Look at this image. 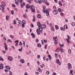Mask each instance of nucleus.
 Listing matches in <instances>:
<instances>
[{"instance_id": "1", "label": "nucleus", "mask_w": 75, "mask_h": 75, "mask_svg": "<svg viewBox=\"0 0 75 75\" xmlns=\"http://www.w3.org/2000/svg\"><path fill=\"white\" fill-rule=\"evenodd\" d=\"M43 12L44 13H46V14L47 16H48L49 15V10L48 9H45L46 8V7L45 6H43Z\"/></svg>"}, {"instance_id": "2", "label": "nucleus", "mask_w": 75, "mask_h": 75, "mask_svg": "<svg viewBox=\"0 0 75 75\" xmlns=\"http://www.w3.org/2000/svg\"><path fill=\"white\" fill-rule=\"evenodd\" d=\"M30 9L32 12H34L35 11V7L33 6H30Z\"/></svg>"}, {"instance_id": "3", "label": "nucleus", "mask_w": 75, "mask_h": 75, "mask_svg": "<svg viewBox=\"0 0 75 75\" xmlns=\"http://www.w3.org/2000/svg\"><path fill=\"white\" fill-rule=\"evenodd\" d=\"M67 66L69 69H72V65L69 63L67 64Z\"/></svg>"}, {"instance_id": "4", "label": "nucleus", "mask_w": 75, "mask_h": 75, "mask_svg": "<svg viewBox=\"0 0 75 75\" xmlns=\"http://www.w3.org/2000/svg\"><path fill=\"white\" fill-rule=\"evenodd\" d=\"M53 13L54 14H57L58 13V11L57 10H54L53 11Z\"/></svg>"}, {"instance_id": "5", "label": "nucleus", "mask_w": 75, "mask_h": 75, "mask_svg": "<svg viewBox=\"0 0 75 75\" xmlns=\"http://www.w3.org/2000/svg\"><path fill=\"white\" fill-rule=\"evenodd\" d=\"M56 63L57 64H59V65H60L61 64V63H60V62H59V59H57L56 60Z\"/></svg>"}, {"instance_id": "6", "label": "nucleus", "mask_w": 75, "mask_h": 75, "mask_svg": "<svg viewBox=\"0 0 75 75\" xmlns=\"http://www.w3.org/2000/svg\"><path fill=\"white\" fill-rule=\"evenodd\" d=\"M8 60L9 61H13V58H12V57L11 56H8Z\"/></svg>"}, {"instance_id": "7", "label": "nucleus", "mask_w": 75, "mask_h": 75, "mask_svg": "<svg viewBox=\"0 0 75 75\" xmlns=\"http://www.w3.org/2000/svg\"><path fill=\"white\" fill-rule=\"evenodd\" d=\"M19 1L21 2V4H24V5H25V3H24V2L22 0H20Z\"/></svg>"}, {"instance_id": "8", "label": "nucleus", "mask_w": 75, "mask_h": 75, "mask_svg": "<svg viewBox=\"0 0 75 75\" xmlns=\"http://www.w3.org/2000/svg\"><path fill=\"white\" fill-rule=\"evenodd\" d=\"M41 27L42 28H45L46 27V25H41Z\"/></svg>"}, {"instance_id": "9", "label": "nucleus", "mask_w": 75, "mask_h": 75, "mask_svg": "<svg viewBox=\"0 0 75 75\" xmlns=\"http://www.w3.org/2000/svg\"><path fill=\"white\" fill-rule=\"evenodd\" d=\"M3 64H0V69H3L4 68V67H3Z\"/></svg>"}, {"instance_id": "10", "label": "nucleus", "mask_w": 75, "mask_h": 75, "mask_svg": "<svg viewBox=\"0 0 75 75\" xmlns=\"http://www.w3.org/2000/svg\"><path fill=\"white\" fill-rule=\"evenodd\" d=\"M1 7L2 8V12H3V13H4V6L2 5L1 6Z\"/></svg>"}, {"instance_id": "11", "label": "nucleus", "mask_w": 75, "mask_h": 75, "mask_svg": "<svg viewBox=\"0 0 75 75\" xmlns=\"http://www.w3.org/2000/svg\"><path fill=\"white\" fill-rule=\"evenodd\" d=\"M2 4L3 5H1V6H3L4 7V6H6V3H5V2H2Z\"/></svg>"}, {"instance_id": "12", "label": "nucleus", "mask_w": 75, "mask_h": 75, "mask_svg": "<svg viewBox=\"0 0 75 75\" xmlns=\"http://www.w3.org/2000/svg\"><path fill=\"white\" fill-rule=\"evenodd\" d=\"M20 61L23 64L24 63V59H21L20 60Z\"/></svg>"}, {"instance_id": "13", "label": "nucleus", "mask_w": 75, "mask_h": 75, "mask_svg": "<svg viewBox=\"0 0 75 75\" xmlns=\"http://www.w3.org/2000/svg\"><path fill=\"white\" fill-rule=\"evenodd\" d=\"M39 29L40 31H41V32L42 31V28L40 26L39 27Z\"/></svg>"}, {"instance_id": "14", "label": "nucleus", "mask_w": 75, "mask_h": 75, "mask_svg": "<svg viewBox=\"0 0 75 75\" xmlns=\"http://www.w3.org/2000/svg\"><path fill=\"white\" fill-rule=\"evenodd\" d=\"M26 7L28 8H30V5L29 4H27L26 6Z\"/></svg>"}, {"instance_id": "15", "label": "nucleus", "mask_w": 75, "mask_h": 75, "mask_svg": "<svg viewBox=\"0 0 75 75\" xmlns=\"http://www.w3.org/2000/svg\"><path fill=\"white\" fill-rule=\"evenodd\" d=\"M70 75H73V74H72V70H71L70 71Z\"/></svg>"}, {"instance_id": "16", "label": "nucleus", "mask_w": 75, "mask_h": 75, "mask_svg": "<svg viewBox=\"0 0 75 75\" xmlns=\"http://www.w3.org/2000/svg\"><path fill=\"white\" fill-rule=\"evenodd\" d=\"M37 25L39 27H41V23L40 22L37 23Z\"/></svg>"}, {"instance_id": "17", "label": "nucleus", "mask_w": 75, "mask_h": 75, "mask_svg": "<svg viewBox=\"0 0 75 75\" xmlns=\"http://www.w3.org/2000/svg\"><path fill=\"white\" fill-rule=\"evenodd\" d=\"M15 3L16 4H18V0H16Z\"/></svg>"}, {"instance_id": "18", "label": "nucleus", "mask_w": 75, "mask_h": 75, "mask_svg": "<svg viewBox=\"0 0 75 75\" xmlns=\"http://www.w3.org/2000/svg\"><path fill=\"white\" fill-rule=\"evenodd\" d=\"M5 67L7 69H10V67H9L6 66Z\"/></svg>"}, {"instance_id": "19", "label": "nucleus", "mask_w": 75, "mask_h": 75, "mask_svg": "<svg viewBox=\"0 0 75 75\" xmlns=\"http://www.w3.org/2000/svg\"><path fill=\"white\" fill-rule=\"evenodd\" d=\"M9 16H6V20H8V19H9Z\"/></svg>"}, {"instance_id": "20", "label": "nucleus", "mask_w": 75, "mask_h": 75, "mask_svg": "<svg viewBox=\"0 0 75 75\" xmlns=\"http://www.w3.org/2000/svg\"><path fill=\"white\" fill-rule=\"evenodd\" d=\"M36 31L38 34V35H40V31H39L38 29H37Z\"/></svg>"}, {"instance_id": "21", "label": "nucleus", "mask_w": 75, "mask_h": 75, "mask_svg": "<svg viewBox=\"0 0 75 75\" xmlns=\"http://www.w3.org/2000/svg\"><path fill=\"white\" fill-rule=\"evenodd\" d=\"M60 29L61 30H62V31H64V30H65V29H64V28L62 27H60Z\"/></svg>"}, {"instance_id": "22", "label": "nucleus", "mask_w": 75, "mask_h": 75, "mask_svg": "<svg viewBox=\"0 0 75 75\" xmlns=\"http://www.w3.org/2000/svg\"><path fill=\"white\" fill-rule=\"evenodd\" d=\"M37 17L39 18H41V15H40V14L38 15Z\"/></svg>"}, {"instance_id": "23", "label": "nucleus", "mask_w": 75, "mask_h": 75, "mask_svg": "<svg viewBox=\"0 0 75 75\" xmlns=\"http://www.w3.org/2000/svg\"><path fill=\"white\" fill-rule=\"evenodd\" d=\"M54 42H55V44H56V45H57V43H58V41H57V40H55L54 41Z\"/></svg>"}, {"instance_id": "24", "label": "nucleus", "mask_w": 75, "mask_h": 75, "mask_svg": "<svg viewBox=\"0 0 75 75\" xmlns=\"http://www.w3.org/2000/svg\"><path fill=\"white\" fill-rule=\"evenodd\" d=\"M11 12L12 15H13V14H14V11L12 10L11 11Z\"/></svg>"}, {"instance_id": "25", "label": "nucleus", "mask_w": 75, "mask_h": 75, "mask_svg": "<svg viewBox=\"0 0 75 75\" xmlns=\"http://www.w3.org/2000/svg\"><path fill=\"white\" fill-rule=\"evenodd\" d=\"M0 60L1 61H4V60H3V59L2 57H0Z\"/></svg>"}, {"instance_id": "26", "label": "nucleus", "mask_w": 75, "mask_h": 75, "mask_svg": "<svg viewBox=\"0 0 75 75\" xmlns=\"http://www.w3.org/2000/svg\"><path fill=\"white\" fill-rule=\"evenodd\" d=\"M60 49H57L56 50V52H59Z\"/></svg>"}, {"instance_id": "27", "label": "nucleus", "mask_w": 75, "mask_h": 75, "mask_svg": "<svg viewBox=\"0 0 75 75\" xmlns=\"http://www.w3.org/2000/svg\"><path fill=\"white\" fill-rule=\"evenodd\" d=\"M55 27L56 29H57V30H58V26L57 25H55Z\"/></svg>"}, {"instance_id": "28", "label": "nucleus", "mask_w": 75, "mask_h": 75, "mask_svg": "<svg viewBox=\"0 0 75 75\" xmlns=\"http://www.w3.org/2000/svg\"><path fill=\"white\" fill-rule=\"evenodd\" d=\"M51 30H53V31H55V30L54 29V28L53 27H51Z\"/></svg>"}, {"instance_id": "29", "label": "nucleus", "mask_w": 75, "mask_h": 75, "mask_svg": "<svg viewBox=\"0 0 75 75\" xmlns=\"http://www.w3.org/2000/svg\"><path fill=\"white\" fill-rule=\"evenodd\" d=\"M38 70L39 72H42V71L41 70V69H40V68H39Z\"/></svg>"}, {"instance_id": "30", "label": "nucleus", "mask_w": 75, "mask_h": 75, "mask_svg": "<svg viewBox=\"0 0 75 75\" xmlns=\"http://www.w3.org/2000/svg\"><path fill=\"white\" fill-rule=\"evenodd\" d=\"M7 41L8 42H12V41H11V40L10 39H8V40Z\"/></svg>"}, {"instance_id": "31", "label": "nucleus", "mask_w": 75, "mask_h": 75, "mask_svg": "<svg viewBox=\"0 0 75 75\" xmlns=\"http://www.w3.org/2000/svg\"><path fill=\"white\" fill-rule=\"evenodd\" d=\"M47 46H48V45H45V47H44L45 49V50H46V49H47Z\"/></svg>"}, {"instance_id": "32", "label": "nucleus", "mask_w": 75, "mask_h": 75, "mask_svg": "<svg viewBox=\"0 0 75 75\" xmlns=\"http://www.w3.org/2000/svg\"><path fill=\"white\" fill-rule=\"evenodd\" d=\"M60 51L61 52H63V49L60 48Z\"/></svg>"}, {"instance_id": "33", "label": "nucleus", "mask_w": 75, "mask_h": 75, "mask_svg": "<svg viewBox=\"0 0 75 75\" xmlns=\"http://www.w3.org/2000/svg\"><path fill=\"white\" fill-rule=\"evenodd\" d=\"M22 23H23V24H25V20H22Z\"/></svg>"}, {"instance_id": "34", "label": "nucleus", "mask_w": 75, "mask_h": 75, "mask_svg": "<svg viewBox=\"0 0 75 75\" xmlns=\"http://www.w3.org/2000/svg\"><path fill=\"white\" fill-rule=\"evenodd\" d=\"M66 40H67V42L68 43H69L70 42V41H69V40L68 39H66Z\"/></svg>"}, {"instance_id": "35", "label": "nucleus", "mask_w": 75, "mask_h": 75, "mask_svg": "<svg viewBox=\"0 0 75 75\" xmlns=\"http://www.w3.org/2000/svg\"><path fill=\"white\" fill-rule=\"evenodd\" d=\"M64 29H67V25H65L64 26Z\"/></svg>"}, {"instance_id": "36", "label": "nucleus", "mask_w": 75, "mask_h": 75, "mask_svg": "<svg viewBox=\"0 0 75 75\" xmlns=\"http://www.w3.org/2000/svg\"><path fill=\"white\" fill-rule=\"evenodd\" d=\"M10 37L11 38H14V36L13 35H10Z\"/></svg>"}, {"instance_id": "37", "label": "nucleus", "mask_w": 75, "mask_h": 75, "mask_svg": "<svg viewBox=\"0 0 75 75\" xmlns=\"http://www.w3.org/2000/svg\"><path fill=\"white\" fill-rule=\"evenodd\" d=\"M55 56L56 58H57L58 57V54L56 53L55 54Z\"/></svg>"}, {"instance_id": "38", "label": "nucleus", "mask_w": 75, "mask_h": 75, "mask_svg": "<svg viewBox=\"0 0 75 75\" xmlns=\"http://www.w3.org/2000/svg\"><path fill=\"white\" fill-rule=\"evenodd\" d=\"M37 46L38 47H41V45L40 44H37Z\"/></svg>"}, {"instance_id": "39", "label": "nucleus", "mask_w": 75, "mask_h": 75, "mask_svg": "<svg viewBox=\"0 0 75 75\" xmlns=\"http://www.w3.org/2000/svg\"><path fill=\"white\" fill-rule=\"evenodd\" d=\"M61 10H62L61 8H59L58 9V11L59 12H61H61H62V11H61Z\"/></svg>"}, {"instance_id": "40", "label": "nucleus", "mask_w": 75, "mask_h": 75, "mask_svg": "<svg viewBox=\"0 0 75 75\" xmlns=\"http://www.w3.org/2000/svg\"><path fill=\"white\" fill-rule=\"evenodd\" d=\"M68 51L69 54H71V50H69Z\"/></svg>"}, {"instance_id": "41", "label": "nucleus", "mask_w": 75, "mask_h": 75, "mask_svg": "<svg viewBox=\"0 0 75 75\" xmlns=\"http://www.w3.org/2000/svg\"><path fill=\"white\" fill-rule=\"evenodd\" d=\"M31 27H32V28L34 27V25H33V24L31 23Z\"/></svg>"}, {"instance_id": "42", "label": "nucleus", "mask_w": 75, "mask_h": 75, "mask_svg": "<svg viewBox=\"0 0 75 75\" xmlns=\"http://www.w3.org/2000/svg\"><path fill=\"white\" fill-rule=\"evenodd\" d=\"M75 23H74V22H73L71 23V25H72V26H74V25H75Z\"/></svg>"}, {"instance_id": "43", "label": "nucleus", "mask_w": 75, "mask_h": 75, "mask_svg": "<svg viewBox=\"0 0 75 75\" xmlns=\"http://www.w3.org/2000/svg\"><path fill=\"white\" fill-rule=\"evenodd\" d=\"M13 23L14 24H16V20H14L13 21Z\"/></svg>"}, {"instance_id": "44", "label": "nucleus", "mask_w": 75, "mask_h": 75, "mask_svg": "<svg viewBox=\"0 0 75 75\" xmlns=\"http://www.w3.org/2000/svg\"><path fill=\"white\" fill-rule=\"evenodd\" d=\"M33 22H35V17H34L33 18Z\"/></svg>"}, {"instance_id": "45", "label": "nucleus", "mask_w": 75, "mask_h": 75, "mask_svg": "<svg viewBox=\"0 0 75 75\" xmlns=\"http://www.w3.org/2000/svg\"><path fill=\"white\" fill-rule=\"evenodd\" d=\"M22 44H23L22 43V42H21L20 41V43L19 44V45H22Z\"/></svg>"}, {"instance_id": "46", "label": "nucleus", "mask_w": 75, "mask_h": 75, "mask_svg": "<svg viewBox=\"0 0 75 75\" xmlns=\"http://www.w3.org/2000/svg\"><path fill=\"white\" fill-rule=\"evenodd\" d=\"M37 58L38 59H39L40 58V55H38L37 56Z\"/></svg>"}, {"instance_id": "47", "label": "nucleus", "mask_w": 75, "mask_h": 75, "mask_svg": "<svg viewBox=\"0 0 75 75\" xmlns=\"http://www.w3.org/2000/svg\"><path fill=\"white\" fill-rule=\"evenodd\" d=\"M24 6H25V5H24V4H21V7L23 8V7Z\"/></svg>"}, {"instance_id": "48", "label": "nucleus", "mask_w": 75, "mask_h": 75, "mask_svg": "<svg viewBox=\"0 0 75 75\" xmlns=\"http://www.w3.org/2000/svg\"><path fill=\"white\" fill-rule=\"evenodd\" d=\"M37 63H38V65H40V62H39V61H37Z\"/></svg>"}, {"instance_id": "49", "label": "nucleus", "mask_w": 75, "mask_h": 75, "mask_svg": "<svg viewBox=\"0 0 75 75\" xmlns=\"http://www.w3.org/2000/svg\"><path fill=\"white\" fill-rule=\"evenodd\" d=\"M57 38V37H54L53 38V39L54 40H56Z\"/></svg>"}, {"instance_id": "50", "label": "nucleus", "mask_w": 75, "mask_h": 75, "mask_svg": "<svg viewBox=\"0 0 75 75\" xmlns=\"http://www.w3.org/2000/svg\"><path fill=\"white\" fill-rule=\"evenodd\" d=\"M4 45H5V47H7V45H6V43H4Z\"/></svg>"}, {"instance_id": "51", "label": "nucleus", "mask_w": 75, "mask_h": 75, "mask_svg": "<svg viewBox=\"0 0 75 75\" xmlns=\"http://www.w3.org/2000/svg\"><path fill=\"white\" fill-rule=\"evenodd\" d=\"M46 74H50V71H47L46 72Z\"/></svg>"}, {"instance_id": "52", "label": "nucleus", "mask_w": 75, "mask_h": 75, "mask_svg": "<svg viewBox=\"0 0 75 75\" xmlns=\"http://www.w3.org/2000/svg\"><path fill=\"white\" fill-rule=\"evenodd\" d=\"M59 47H64V45L62 44V45H60Z\"/></svg>"}, {"instance_id": "53", "label": "nucleus", "mask_w": 75, "mask_h": 75, "mask_svg": "<svg viewBox=\"0 0 75 75\" xmlns=\"http://www.w3.org/2000/svg\"><path fill=\"white\" fill-rule=\"evenodd\" d=\"M44 2L45 3H46L47 2V0H44Z\"/></svg>"}, {"instance_id": "54", "label": "nucleus", "mask_w": 75, "mask_h": 75, "mask_svg": "<svg viewBox=\"0 0 75 75\" xmlns=\"http://www.w3.org/2000/svg\"><path fill=\"white\" fill-rule=\"evenodd\" d=\"M5 51H7V50H8V48L7 47H5Z\"/></svg>"}, {"instance_id": "55", "label": "nucleus", "mask_w": 75, "mask_h": 75, "mask_svg": "<svg viewBox=\"0 0 75 75\" xmlns=\"http://www.w3.org/2000/svg\"><path fill=\"white\" fill-rule=\"evenodd\" d=\"M38 41H39V40H38V39H37L36 40V42H38Z\"/></svg>"}, {"instance_id": "56", "label": "nucleus", "mask_w": 75, "mask_h": 75, "mask_svg": "<svg viewBox=\"0 0 75 75\" xmlns=\"http://www.w3.org/2000/svg\"><path fill=\"white\" fill-rule=\"evenodd\" d=\"M38 3L39 4H41V0L38 1Z\"/></svg>"}, {"instance_id": "57", "label": "nucleus", "mask_w": 75, "mask_h": 75, "mask_svg": "<svg viewBox=\"0 0 75 75\" xmlns=\"http://www.w3.org/2000/svg\"><path fill=\"white\" fill-rule=\"evenodd\" d=\"M9 75H12V72L11 71H10Z\"/></svg>"}, {"instance_id": "58", "label": "nucleus", "mask_w": 75, "mask_h": 75, "mask_svg": "<svg viewBox=\"0 0 75 75\" xmlns=\"http://www.w3.org/2000/svg\"><path fill=\"white\" fill-rule=\"evenodd\" d=\"M51 59H52V57H49V59L50 60H51Z\"/></svg>"}, {"instance_id": "59", "label": "nucleus", "mask_w": 75, "mask_h": 75, "mask_svg": "<svg viewBox=\"0 0 75 75\" xmlns=\"http://www.w3.org/2000/svg\"><path fill=\"white\" fill-rule=\"evenodd\" d=\"M35 1L36 3H38V0H35Z\"/></svg>"}, {"instance_id": "60", "label": "nucleus", "mask_w": 75, "mask_h": 75, "mask_svg": "<svg viewBox=\"0 0 75 75\" xmlns=\"http://www.w3.org/2000/svg\"><path fill=\"white\" fill-rule=\"evenodd\" d=\"M12 6V7H16V5H14V4H13Z\"/></svg>"}, {"instance_id": "61", "label": "nucleus", "mask_w": 75, "mask_h": 75, "mask_svg": "<svg viewBox=\"0 0 75 75\" xmlns=\"http://www.w3.org/2000/svg\"><path fill=\"white\" fill-rule=\"evenodd\" d=\"M18 51H22V48L21 49H19Z\"/></svg>"}, {"instance_id": "62", "label": "nucleus", "mask_w": 75, "mask_h": 75, "mask_svg": "<svg viewBox=\"0 0 75 75\" xmlns=\"http://www.w3.org/2000/svg\"><path fill=\"white\" fill-rule=\"evenodd\" d=\"M4 41H6V38L4 37Z\"/></svg>"}, {"instance_id": "63", "label": "nucleus", "mask_w": 75, "mask_h": 75, "mask_svg": "<svg viewBox=\"0 0 75 75\" xmlns=\"http://www.w3.org/2000/svg\"><path fill=\"white\" fill-rule=\"evenodd\" d=\"M4 71H5L6 72H7L8 71V70L5 69Z\"/></svg>"}, {"instance_id": "64", "label": "nucleus", "mask_w": 75, "mask_h": 75, "mask_svg": "<svg viewBox=\"0 0 75 75\" xmlns=\"http://www.w3.org/2000/svg\"><path fill=\"white\" fill-rule=\"evenodd\" d=\"M45 58H46V57H43V60H45Z\"/></svg>"}]
</instances>
